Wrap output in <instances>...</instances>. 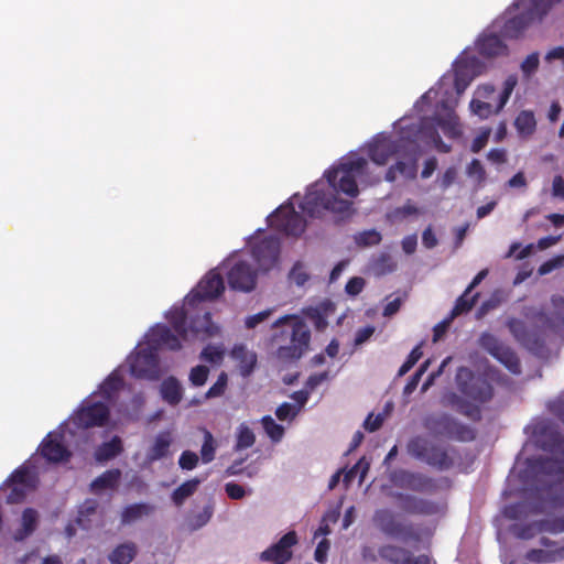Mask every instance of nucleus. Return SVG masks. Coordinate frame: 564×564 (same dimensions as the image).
Segmentation results:
<instances>
[{
    "label": "nucleus",
    "instance_id": "393cba45",
    "mask_svg": "<svg viewBox=\"0 0 564 564\" xmlns=\"http://www.w3.org/2000/svg\"><path fill=\"white\" fill-rule=\"evenodd\" d=\"M231 357L238 362L239 371L243 377L251 373L257 362V355L243 345H236L231 350Z\"/></svg>",
    "mask_w": 564,
    "mask_h": 564
},
{
    "label": "nucleus",
    "instance_id": "2f4dec72",
    "mask_svg": "<svg viewBox=\"0 0 564 564\" xmlns=\"http://www.w3.org/2000/svg\"><path fill=\"white\" fill-rule=\"evenodd\" d=\"M120 476L119 469L107 470L91 482V490L98 494L104 489H112L117 486Z\"/></svg>",
    "mask_w": 564,
    "mask_h": 564
},
{
    "label": "nucleus",
    "instance_id": "5701e85b",
    "mask_svg": "<svg viewBox=\"0 0 564 564\" xmlns=\"http://www.w3.org/2000/svg\"><path fill=\"white\" fill-rule=\"evenodd\" d=\"M425 214V208L419 206L412 199H406L401 206L391 209L387 218L392 224H399L409 219H417Z\"/></svg>",
    "mask_w": 564,
    "mask_h": 564
},
{
    "label": "nucleus",
    "instance_id": "39448f33",
    "mask_svg": "<svg viewBox=\"0 0 564 564\" xmlns=\"http://www.w3.org/2000/svg\"><path fill=\"white\" fill-rule=\"evenodd\" d=\"M145 338L147 343L140 344L135 351L128 357L127 362L131 375L135 378L155 380L161 375L158 349L177 350L182 347V341H188L195 337L188 333V338L184 339L175 329L172 333L165 325H156L150 329Z\"/></svg>",
    "mask_w": 564,
    "mask_h": 564
},
{
    "label": "nucleus",
    "instance_id": "412c9836",
    "mask_svg": "<svg viewBox=\"0 0 564 564\" xmlns=\"http://www.w3.org/2000/svg\"><path fill=\"white\" fill-rule=\"evenodd\" d=\"M494 28L485 31L478 39L476 45L480 55L492 58L508 54V47L503 41L496 34Z\"/></svg>",
    "mask_w": 564,
    "mask_h": 564
},
{
    "label": "nucleus",
    "instance_id": "9b49d317",
    "mask_svg": "<svg viewBox=\"0 0 564 564\" xmlns=\"http://www.w3.org/2000/svg\"><path fill=\"white\" fill-rule=\"evenodd\" d=\"M517 85V75H509L502 83V89L498 94L496 102H485L484 100L473 96L469 102L470 112L480 119H488L494 115H498L507 105Z\"/></svg>",
    "mask_w": 564,
    "mask_h": 564
},
{
    "label": "nucleus",
    "instance_id": "37998d69",
    "mask_svg": "<svg viewBox=\"0 0 564 564\" xmlns=\"http://www.w3.org/2000/svg\"><path fill=\"white\" fill-rule=\"evenodd\" d=\"M262 425L268 436L273 442H280L284 435V427L278 424L271 416H264L262 419Z\"/></svg>",
    "mask_w": 564,
    "mask_h": 564
},
{
    "label": "nucleus",
    "instance_id": "13d9d810",
    "mask_svg": "<svg viewBox=\"0 0 564 564\" xmlns=\"http://www.w3.org/2000/svg\"><path fill=\"white\" fill-rule=\"evenodd\" d=\"M429 365H430V360H426L424 364H422L420 366L419 370L413 375L411 380L404 387V394L410 395L416 389V387L421 380V377L427 370Z\"/></svg>",
    "mask_w": 564,
    "mask_h": 564
},
{
    "label": "nucleus",
    "instance_id": "cd10ccee",
    "mask_svg": "<svg viewBox=\"0 0 564 564\" xmlns=\"http://www.w3.org/2000/svg\"><path fill=\"white\" fill-rule=\"evenodd\" d=\"M154 511V507L149 503H133L126 507L121 512V523L129 525L149 517Z\"/></svg>",
    "mask_w": 564,
    "mask_h": 564
},
{
    "label": "nucleus",
    "instance_id": "f3484780",
    "mask_svg": "<svg viewBox=\"0 0 564 564\" xmlns=\"http://www.w3.org/2000/svg\"><path fill=\"white\" fill-rule=\"evenodd\" d=\"M250 243L252 257L260 270L268 271L275 265L280 251V242L275 237L269 236L259 242L252 240Z\"/></svg>",
    "mask_w": 564,
    "mask_h": 564
},
{
    "label": "nucleus",
    "instance_id": "e433bc0d",
    "mask_svg": "<svg viewBox=\"0 0 564 564\" xmlns=\"http://www.w3.org/2000/svg\"><path fill=\"white\" fill-rule=\"evenodd\" d=\"M392 481L398 486L406 487L414 490L420 489L421 486L420 478L416 475L405 470L395 471L392 475Z\"/></svg>",
    "mask_w": 564,
    "mask_h": 564
},
{
    "label": "nucleus",
    "instance_id": "f03ea898",
    "mask_svg": "<svg viewBox=\"0 0 564 564\" xmlns=\"http://www.w3.org/2000/svg\"><path fill=\"white\" fill-rule=\"evenodd\" d=\"M380 181L381 174L375 173L365 158L351 153L341 158L324 173L323 178L311 185L303 200L300 202L297 195H293L289 203L281 205L268 217V223L289 236H299L306 225L294 208L295 202L310 217H321L324 212L343 214L351 207L348 198L359 194V184L373 185Z\"/></svg>",
    "mask_w": 564,
    "mask_h": 564
},
{
    "label": "nucleus",
    "instance_id": "4be33fe9",
    "mask_svg": "<svg viewBox=\"0 0 564 564\" xmlns=\"http://www.w3.org/2000/svg\"><path fill=\"white\" fill-rule=\"evenodd\" d=\"M544 549H534L527 553V560L533 563H553L564 558V544L558 546L547 538L541 539Z\"/></svg>",
    "mask_w": 564,
    "mask_h": 564
},
{
    "label": "nucleus",
    "instance_id": "c85d7f7f",
    "mask_svg": "<svg viewBox=\"0 0 564 564\" xmlns=\"http://www.w3.org/2000/svg\"><path fill=\"white\" fill-rule=\"evenodd\" d=\"M161 395L169 404L176 405L183 397L182 384L176 378L169 377L161 384Z\"/></svg>",
    "mask_w": 564,
    "mask_h": 564
},
{
    "label": "nucleus",
    "instance_id": "0e129e2a",
    "mask_svg": "<svg viewBox=\"0 0 564 564\" xmlns=\"http://www.w3.org/2000/svg\"><path fill=\"white\" fill-rule=\"evenodd\" d=\"M272 310H265L246 318V327L254 328L258 324L264 322L271 314Z\"/></svg>",
    "mask_w": 564,
    "mask_h": 564
},
{
    "label": "nucleus",
    "instance_id": "6e6552de",
    "mask_svg": "<svg viewBox=\"0 0 564 564\" xmlns=\"http://www.w3.org/2000/svg\"><path fill=\"white\" fill-rule=\"evenodd\" d=\"M561 0H518L513 8L519 12L511 17V10L502 21H496L492 25L499 30L503 37L516 39L534 20L542 19L547 11Z\"/></svg>",
    "mask_w": 564,
    "mask_h": 564
},
{
    "label": "nucleus",
    "instance_id": "1a4fd4ad",
    "mask_svg": "<svg viewBox=\"0 0 564 564\" xmlns=\"http://www.w3.org/2000/svg\"><path fill=\"white\" fill-rule=\"evenodd\" d=\"M79 438L66 421L54 432H51L41 444L42 456L48 462H65L70 456V447L79 445Z\"/></svg>",
    "mask_w": 564,
    "mask_h": 564
},
{
    "label": "nucleus",
    "instance_id": "2eb2a0df",
    "mask_svg": "<svg viewBox=\"0 0 564 564\" xmlns=\"http://www.w3.org/2000/svg\"><path fill=\"white\" fill-rule=\"evenodd\" d=\"M409 453L426 462L430 465L444 468L448 466V456L445 451L437 446H432L424 437L417 436L408 445Z\"/></svg>",
    "mask_w": 564,
    "mask_h": 564
},
{
    "label": "nucleus",
    "instance_id": "423d86ee",
    "mask_svg": "<svg viewBox=\"0 0 564 564\" xmlns=\"http://www.w3.org/2000/svg\"><path fill=\"white\" fill-rule=\"evenodd\" d=\"M122 388L120 369L115 370L102 382L98 392H94L82 404V408L70 416L67 426L76 431L78 438L86 440L87 430L105 424L109 417V405Z\"/></svg>",
    "mask_w": 564,
    "mask_h": 564
},
{
    "label": "nucleus",
    "instance_id": "a211bd4d",
    "mask_svg": "<svg viewBox=\"0 0 564 564\" xmlns=\"http://www.w3.org/2000/svg\"><path fill=\"white\" fill-rule=\"evenodd\" d=\"M10 482L11 492L8 496V502H20L25 497L26 491L35 487V473L31 469L29 465H24L12 474Z\"/></svg>",
    "mask_w": 564,
    "mask_h": 564
},
{
    "label": "nucleus",
    "instance_id": "20e7f679",
    "mask_svg": "<svg viewBox=\"0 0 564 564\" xmlns=\"http://www.w3.org/2000/svg\"><path fill=\"white\" fill-rule=\"evenodd\" d=\"M225 289L221 274L216 269L209 271L198 283L197 288L188 294L182 307H173L167 319L173 328L188 338V333L195 338L206 339L218 335L219 327L210 321V312L205 301L217 297Z\"/></svg>",
    "mask_w": 564,
    "mask_h": 564
},
{
    "label": "nucleus",
    "instance_id": "774afa93",
    "mask_svg": "<svg viewBox=\"0 0 564 564\" xmlns=\"http://www.w3.org/2000/svg\"><path fill=\"white\" fill-rule=\"evenodd\" d=\"M365 286V281L362 278H352L346 284V292L350 295L359 294Z\"/></svg>",
    "mask_w": 564,
    "mask_h": 564
},
{
    "label": "nucleus",
    "instance_id": "a878e982",
    "mask_svg": "<svg viewBox=\"0 0 564 564\" xmlns=\"http://www.w3.org/2000/svg\"><path fill=\"white\" fill-rule=\"evenodd\" d=\"M138 554V546L134 542L127 541L117 545L108 555L111 564H130Z\"/></svg>",
    "mask_w": 564,
    "mask_h": 564
},
{
    "label": "nucleus",
    "instance_id": "bf43d9fd",
    "mask_svg": "<svg viewBox=\"0 0 564 564\" xmlns=\"http://www.w3.org/2000/svg\"><path fill=\"white\" fill-rule=\"evenodd\" d=\"M422 357V350L420 346H416L410 352L408 360L400 367L398 375L404 376Z\"/></svg>",
    "mask_w": 564,
    "mask_h": 564
},
{
    "label": "nucleus",
    "instance_id": "864d4df0",
    "mask_svg": "<svg viewBox=\"0 0 564 564\" xmlns=\"http://www.w3.org/2000/svg\"><path fill=\"white\" fill-rule=\"evenodd\" d=\"M539 54L532 53L521 63L520 68L524 77L529 78L539 67Z\"/></svg>",
    "mask_w": 564,
    "mask_h": 564
},
{
    "label": "nucleus",
    "instance_id": "09e8293b",
    "mask_svg": "<svg viewBox=\"0 0 564 564\" xmlns=\"http://www.w3.org/2000/svg\"><path fill=\"white\" fill-rule=\"evenodd\" d=\"M300 413V406L284 402L275 411V415L280 421H292Z\"/></svg>",
    "mask_w": 564,
    "mask_h": 564
},
{
    "label": "nucleus",
    "instance_id": "603ef678",
    "mask_svg": "<svg viewBox=\"0 0 564 564\" xmlns=\"http://www.w3.org/2000/svg\"><path fill=\"white\" fill-rule=\"evenodd\" d=\"M467 175L475 180L477 183H482L486 177V172L479 160L474 159L466 169Z\"/></svg>",
    "mask_w": 564,
    "mask_h": 564
},
{
    "label": "nucleus",
    "instance_id": "473e14b6",
    "mask_svg": "<svg viewBox=\"0 0 564 564\" xmlns=\"http://www.w3.org/2000/svg\"><path fill=\"white\" fill-rule=\"evenodd\" d=\"M379 555L393 564H408L411 563V556L404 549L387 545L379 550Z\"/></svg>",
    "mask_w": 564,
    "mask_h": 564
},
{
    "label": "nucleus",
    "instance_id": "9d476101",
    "mask_svg": "<svg viewBox=\"0 0 564 564\" xmlns=\"http://www.w3.org/2000/svg\"><path fill=\"white\" fill-rule=\"evenodd\" d=\"M231 289L249 292L256 286L257 271L245 259L243 254L232 253L221 264Z\"/></svg>",
    "mask_w": 564,
    "mask_h": 564
},
{
    "label": "nucleus",
    "instance_id": "c756f323",
    "mask_svg": "<svg viewBox=\"0 0 564 564\" xmlns=\"http://www.w3.org/2000/svg\"><path fill=\"white\" fill-rule=\"evenodd\" d=\"M514 127L522 138L531 137L536 129L534 113L530 110H522L514 120Z\"/></svg>",
    "mask_w": 564,
    "mask_h": 564
},
{
    "label": "nucleus",
    "instance_id": "6e6d98bb",
    "mask_svg": "<svg viewBox=\"0 0 564 564\" xmlns=\"http://www.w3.org/2000/svg\"><path fill=\"white\" fill-rule=\"evenodd\" d=\"M198 462V455L192 451H184L178 458L180 467L185 470H193Z\"/></svg>",
    "mask_w": 564,
    "mask_h": 564
},
{
    "label": "nucleus",
    "instance_id": "72a5a7b5",
    "mask_svg": "<svg viewBox=\"0 0 564 564\" xmlns=\"http://www.w3.org/2000/svg\"><path fill=\"white\" fill-rule=\"evenodd\" d=\"M200 480L197 478L187 480L177 487L172 494V500L176 506H182L184 501L196 492Z\"/></svg>",
    "mask_w": 564,
    "mask_h": 564
},
{
    "label": "nucleus",
    "instance_id": "b1692460",
    "mask_svg": "<svg viewBox=\"0 0 564 564\" xmlns=\"http://www.w3.org/2000/svg\"><path fill=\"white\" fill-rule=\"evenodd\" d=\"M173 438L170 432H161L159 433L151 445L147 449L145 460L148 464H152L156 460H160L166 457L170 453V447L172 445Z\"/></svg>",
    "mask_w": 564,
    "mask_h": 564
},
{
    "label": "nucleus",
    "instance_id": "c03bdc74",
    "mask_svg": "<svg viewBox=\"0 0 564 564\" xmlns=\"http://www.w3.org/2000/svg\"><path fill=\"white\" fill-rule=\"evenodd\" d=\"M213 516V508L207 506L204 510L187 520V527L191 531H196L206 525Z\"/></svg>",
    "mask_w": 564,
    "mask_h": 564
},
{
    "label": "nucleus",
    "instance_id": "69168bd1",
    "mask_svg": "<svg viewBox=\"0 0 564 564\" xmlns=\"http://www.w3.org/2000/svg\"><path fill=\"white\" fill-rule=\"evenodd\" d=\"M226 494L235 500L242 499L246 496V490L242 486L235 484V482H228L225 486Z\"/></svg>",
    "mask_w": 564,
    "mask_h": 564
},
{
    "label": "nucleus",
    "instance_id": "bb28decb",
    "mask_svg": "<svg viewBox=\"0 0 564 564\" xmlns=\"http://www.w3.org/2000/svg\"><path fill=\"white\" fill-rule=\"evenodd\" d=\"M39 523V512L35 509L26 508L21 517V528L13 533L15 541H23L31 535Z\"/></svg>",
    "mask_w": 564,
    "mask_h": 564
},
{
    "label": "nucleus",
    "instance_id": "338daca9",
    "mask_svg": "<svg viewBox=\"0 0 564 564\" xmlns=\"http://www.w3.org/2000/svg\"><path fill=\"white\" fill-rule=\"evenodd\" d=\"M449 403H451V404H452V405H453L457 411H459V412H462V413H464V414H466V415H468V416H473V415L477 412V410H476L474 406H471V405H465V404L459 400V398H458V397H456V395H452V397L449 398Z\"/></svg>",
    "mask_w": 564,
    "mask_h": 564
},
{
    "label": "nucleus",
    "instance_id": "ddd939ff",
    "mask_svg": "<svg viewBox=\"0 0 564 564\" xmlns=\"http://www.w3.org/2000/svg\"><path fill=\"white\" fill-rule=\"evenodd\" d=\"M456 381L460 391L474 401L485 402L491 398L490 384L481 377H475L468 368L458 369Z\"/></svg>",
    "mask_w": 564,
    "mask_h": 564
},
{
    "label": "nucleus",
    "instance_id": "0eeeda50",
    "mask_svg": "<svg viewBox=\"0 0 564 564\" xmlns=\"http://www.w3.org/2000/svg\"><path fill=\"white\" fill-rule=\"evenodd\" d=\"M311 332L296 315H284L272 324L271 343L283 361L300 359L308 349Z\"/></svg>",
    "mask_w": 564,
    "mask_h": 564
},
{
    "label": "nucleus",
    "instance_id": "f704fd0d",
    "mask_svg": "<svg viewBox=\"0 0 564 564\" xmlns=\"http://www.w3.org/2000/svg\"><path fill=\"white\" fill-rule=\"evenodd\" d=\"M122 451L121 440L115 436L110 442L104 443L96 451V459L106 462L117 456Z\"/></svg>",
    "mask_w": 564,
    "mask_h": 564
},
{
    "label": "nucleus",
    "instance_id": "7ed1b4c3",
    "mask_svg": "<svg viewBox=\"0 0 564 564\" xmlns=\"http://www.w3.org/2000/svg\"><path fill=\"white\" fill-rule=\"evenodd\" d=\"M525 431L530 432V441L550 457L527 458L523 466L518 463V478L525 500L507 506L503 514L519 522L564 507V438L547 420L533 421Z\"/></svg>",
    "mask_w": 564,
    "mask_h": 564
},
{
    "label": "nucleus",
    "instance_id": "f257e3e1",
    "mask_svg": "<svg viewBox=\"0 0 564 564\" xmlns=\"http://www.w3.org/2000/svg\"><path fill=\"white\" fill-rule=\"evenodd\" d=\"M484 70L485 64L464 51L454 62L453 69L415 104L419 118H402L395 124L398 131L394 134L379 133L367 144V153L375 164L386 165L390 159H395L386 172L387 182L399 177L413 180L417 173L419 156L426 147L443 153L451 151V147L442 141L436 126L448 138L462 135L455 107L460 95Z\"/></svg>",
    "mask_w": 564,
    "mask_h": 564
},
{
    "label": "nucleus",
    "instance_id": "680f3d73",
    "mask_svg": "<svg viewBox=\"0 0 564 564\" xmlns=\"http://www.w3.org/2000/svg\"><path fill=\"white\" fill-rule=\"evenodd\" d=\"M564 263V256H556L555 258L545 261L541 267L539 268V274L545 275L551 273L553 270L562 267Z\"/></svg>",
    "mask_w": 564,
    "mask_h": 564
},
{
    "label": "nucleus",
    "instance_id": "8fccbe9b",
    "mask_svg": "<svg viewBox=\"0 0 564 564\" xmlns=\"http://www.w3.org/2000/svg\"><path fill=\"white\" fill-rule=\"evenodd\" d=\"M228 382V377L226 372H221L217 381L208 389L206 392V399L217 398L224 394Z\"/></svg>",
    "mask_w": 564,
    "mask_h": 564
},
{
    "label": "nucleus",
    "instance_id": "052dcab7",
    "mask_svg": "<svg viewBox=\"0 0 564 564\" xmlns=\"http://www.w3.org/2000/svg\"><path fill=\"white\" fill-rule=\"evenodd\" d=\"M381 240V236L376 230H368L365 232L359 234L356 237V241L360 246H373L379 243Z\"/></svg>",
    "mask_w": 564,
    "mask_h": 564
},
{
    "label": "nucleus",
    "instance_id": "6ab92c4d",
    "mask_svg": "<svg viewBox=\"0 0 564 564\" xmlns=\"http://www.w3.org/2000/svg\"><path fill=\"white\" fill-rule=\"evenodd\" d=\"M513 534L523 540L532 539L534 535L541 532H550L558 534L564 532V517L546 519L540 522H533L528 525L516 523L511 528Z\"/></svg>",
    "mask_w": 564,
    "mask_h": 564
},
{
    "label": "nucleus",
    "instance_id": "a18cd8bd",
    "mask_svg": "<svg viewBox=\"0 0 564 564\" xmlns=\"http://www.w3.org/2000/svg\"><path fill=\"white\" fill-rule=\"evenodd\" d=\"M508 326H509L510 332L512 333V335L516 337V339L518 341H520L521 344H523L525 346H529L531 338H530L529 333L525 329L523 322H521L519 319H510Z\"/></svg>",
    "mask_w": 564,
    "mask_h": 564
},
{
    "label": "nucleus",
    "instance_id": "e2e57ef3",
    "mask_svg": "<svg viewBox=\"0 0 564 564\" xmlns=\"http://www.w3.org/2000/svg\"><path fill=\"white\" fill-rule=\"evenodd\" d=\"M490 133L491 130L488 128L480 130L471 143L470 149L474 153L479 152L487 144Z\"/></svg>",
    "mask_w": 564,
    "mask_h": 564
},
{
    "label": "nucleus",
    "instance_id": "4d7b16f0",
    "mask_svg": "<svg viewBox=\"0 0 564 564\" xmlns=\"http://www.w3.org/2000/svg\"><path fill=\"white\" fill-rule=\"evenodd\" d=\"M143 404V398L141 395H135L131 401V408L126 409L123 411L124 421H134L139 417L141 408Z\"/></svg>",
    "mask_w": 564,
    "mask_h": 564
},
{
    "label": "nucleus",
    "instance_id": "4468645a",
    "mask_svg": "<svg viewBox=\"0 0 564 564\" xmlns=\"http://www.w3.org/2000/svg\"><path fill=\"white\" fill-rule=\"evenodd\" d=\"M479 345L500 361L510 372H520V362L516 354L509 347L501 344L495 335L490 333L481 334Z\"/></svg>",
    "mask_w": 564,
    "mask_h": 564
},
{
    "label": "nucleus",
    "instance_id": "3c124183",
    "mask_svg": "<svg viewBox=\"0 0 564 564\" xmlns=\"http://www.w3.org/2000/svg\"><path fill=\"white\" fill-rule=\"evenodd\" d=\"M289 278L291 282L295 283L299 286H302L308 280V273L304 264L297 262L292 268Z\"/></svg>",
    "mask_w": 564,
    "mask_h": 564
},
{
    "label": "nucleus",
    "instance_id": "dca6fc26",
    "mask_svg": "<svg viewBox=\"0 0 564 564\" xmlns=\"http://www.w3.org/2000/svg\"><path fill=\"white\" fill-rule=\"evenodd\" d=\"M538 323L545 333L564 335V293L552 297L551 305L539 315Z\"/></svg>",
    "mask_w": 564,
    "mask_h": 564
},
{
    "label": "nucleus",
    "instance_id": "58836bf2",
    "mask_svg": "<svg viewBox=\"0 0 564 564\" xmlns=\"http://www.w3.org/2000/svg\"><path fill=\"white\" fill-rule=\"evenodd\" d=\"M369 468H370L369 460H367L366 457H361L356 463V465L345 474L344 482L346 485H349L357 475H359V482H362Z\"/></svg>",
    "mask_w": 564,
    "mask_h": 564
},
{
    "label": "nucleus",
    "instance_id": "c9c22d12",
    "mask_svg": "<svg viewBox=\"0 0 564 564\" xmlns=\"http://www.w3.org/2000/svg\"><path fill=\"white\" fill-rule=\"evenodd\" d=\"M393 410V404L391 402L386 403L382 412L378 413L377 415H373L372 413L368 415V417L365 420V429L375 432L381 427L383 422L387 420V417L390 415V413Z\"/></svg>",
    "mask_w": 564,
    "mask_h": 564
},
{
    "label": "nucleus",
    "instance_id": "79ce46f5",
    "mask_svg": "<svg viewBox=\"0 0 564 564\" xmlns=\"http://www.w3.org/2000/svg\"><path fill=\"white\" fill-rule=\"evenodd\" d=\"M97 506L98 503L96 500H86L78 509L76 524L83 529H88L89 523L87 518L96 512Z\"/></svg>",
    "mask_w": 564,
    "mask_h": 564
},
{
    "label": "nucleus",
    "instance_id": "ea45409f",
    "mask_svg": "<svg viewBox=\"0 0 564 564\" xmlns=\"http://www.w3.org/2000/svg\"><path fill=\"white\" fill-rule=\"evenodd\" d=\"M216 442L210 432H204V442L200 448V458L204 464H208L215 458Z\"/></svg>",
    "mask_w": 564,
    "mask_h": 564
},
{
    "label": "nucleus",
    "instance_id": "de8ad7c7",
    "mask_svg": "<svg viewBox=\"0 0 564 564\" xmlns=\"http://www.w3.org/2000/svg\"><path fill=\"white\" fill-rule=\"evenodd\" d=\"M473 96L484 100L485 102H496L498 94L496 93L494 85L481 84L476 87Z\"/></svg>",
    "mask_w": 564,
    "mask_h": 564
},
{
    "label": "nucleus",
    "instance_id": "7c9ffc66",
    "mask_svg": "<svg viewBox=\"0 0 564 564\" xmlns=\"http://www.w3.org/2000/svg\"><path fill=\"white\" fill-rule=\"evenodd\" d=\"M377 525L386 533L395 535L401 531V525L394 520V517L389 510H379L375 514Z\"/></svg>",
    "mask_w": 564,
    "mask_h": 564
},
{
    "label": "nucleus",
    "instance_id": "a19ab883",
    "mask_svg": "<svg viewBox=\"0 0 564 564\" xmlns=\"http://www.w3.org/2000/svg\"><path fill=\"white\" fill-rule=\"evenodd\" d=\"M256 436L247 424H240L237 431V449L249 448L254 444Z\"/></svg>",
    "mask_w": 564,
    "mask_h": 564
},
{
    "label": "nucleus",
    "instance_id": "aec40b11",
    "mask_svg": "<svg viewBox=\"0 0 564 564\" xmlns=\"http://www.w3.org/2000/svg\"><path fill=\"white\" fill-rule=\"evenodd\" d=\"M297 543V535L294 531L284 534L275 544L267 549L260 554V558L264 562H273L274 564H284L291 556V547Z\"/></svg>",
    "mask_w": 564,
    "mask_h": 564
},
{
    "label": "nucleus",
    "instance_id": "5fc2aeb1",
    "mask_svg": "<svg viewBox=\"0 0 564 564\" xmlns=\"http://www.w3.org/2000/svg\"><path fill=\"white\" fill-rule=\"evenodd\" d=\"M469 293L470 292H467V290H466L465 293L456 301V304L452 311V318L464 313V312L469 311L473 307L474 302H475V296H473L469 300L468 299Z\"/></svg>",
    "mask_w": 564,
    "mask_h": 564
},
{
    "label": "nucleus",
    "instance_id": "49530a36",
    "mask_svg": "<svg viewBox=\"0 0 564 564\" xmlns=\"http://www.w3.org/2000/svg\"><path fill=\"white\" fill-rule=\"evenodd\" d=\"M209 375V368L204 365L195 366L191 369L188 380L194 387H202L205 384Z\"/></svg>",
    "mask_w": 564,
    "mask_h": 564
},
{
    "label": "nucleus",
    "instance_id": "f8f14e48",
    "mask_svg": "<svg viewBox=\"0 0 564 564\" xmlns=\"http://www.w3.org/2000/svg\"><path fill=\"white\" fill-rule=\"evenodd\" d=\"M425 427L436 435L470 441L475 437L473 430L456 422L446 414H432L425 420Z\"/></svg>",
    "mask_w": 564,
    "mask_h": 564
},
{
    "label": "nucleus",
    "instance_id": "4c0bfd02",
    "mask_svg": "<svg viewBox=\"0 0 564 564\" xmlns=\"http://www.w3.org/2000/svg\"><path fill=\"white\" fill-rule=\"evenodd\" d=\"M226 349L223 345H207L200 352V358L212 365H220Z\"/></svg>",
    "mask_w": 564,
    "mask_h": 564
}]
</instances>
